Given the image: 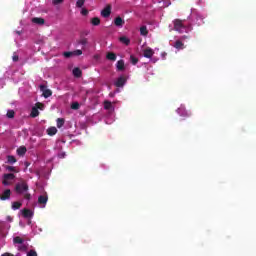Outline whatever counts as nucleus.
I'll list each match as a JSON object with an SVG mask.
<instances>
[{
	"mask_svg": "<svg viewBox=\"0 0 256 256\" xmlns=\"http://www.w3.org/2000/svg\"><path fill=\"white\" fill-rule=\"evenodd\" d=\"M154 54L155 52L151 48H147L144 50V57H146V59H151V57H153Z\"/></svg>",
	"mask_w": 256,
	"mask_h": 256,
	"instance_id": "f8f14e48",
	"label": "nucleus"
},
{
	"mask_svg": "<svg viewBox=\"0 0 256 256\" xmlns=\"http://www.w3.org/2000/svg\"><path fill=\"white\" fill-rule=\"evenodd\" d=\"M14 191L17 195H23V193H27V191H29V184L25 181L17 183L14 187Z\"/></svg>",
	"mask_w": 256,
	"mask_h": 256,
	"instance_id": "f257e3e1",
	"label": "nucleus"
},
{
	"mask_svg": "<svg viewBox=\"0 0 256 256\" xmlns=\"http://www.w3.org/2000/svg\"><path fill=\"white\" fill-rule=\"evenodd\" d=\"M183 42L181 40H177L174 44L175 49H183Z\"/></svg>",
	"mask_w": 256,
	"mask_h": 256,
	"instance_id": "cd10ccee",
	"label": "nucleus"
},
{
	"mask_svg": "<svg viewBox=\"0 0 256 256\" xmlns=\"http://www.w3.org/2000/svg\"><path fill=\"white\" fill-rule=\"evenodd\" d=\"M87 43H89V40L83 36L78 40V45H82V49H85Z\"/></svg>",
	"mask_w": 256,
	"mask_h": 256,
	"instance_id": "4468645a",
	"label": "nucleus"
},
{
	"mask_svg": "<svg viewBox=\"0 0 256 256\" xmlns=\"http://www.w3.org/2000/svg\"><path fill=\"white\" fill-rule=\"evenodd\" d=\"M177 111H178V114L181 115V117H191V112L187 111L183 107L178 108Z\"/></svg>",
	"mask_w": 256,
	"mask_h": 256,
	"instance_id": "1a4fd4ad",
	"label": "nucleus"
},
{
	"mask_svg": "<svg viewBox=\"0 0 256 256\" xmlns=\"http://www.w3.org/2000/svg\"><path fill=\"white\" fill-rule=\"evenodd\" d=\"M71 109H79V102H74L72 105H71Z\"/></svg>",
	"mask_w": 256,
	"mask_h": 256,
	"instance_id": "58836bf2",
	"label": "nucleus"
},
{
	"mask_svg": "<svg viewBox=\"0 0 256 256\" xmlns=\"http://www.w3.org/2000/svg\"><path fill=\"white\" fill-rule=\"evenodd\" d=\"M130 61L132 65H137V63H139V59L135 56H130Z\"/></svg>",
	"mask_w": 256,
	"mask_h": 256,
	"instance_id": "473e14b6",
	"label": "nucleus"
},
{
	"mask_svg": "<svg viewBox=\"0 0 256 256\" xmlns=\"http://www.w3.org/2000/svg\"><path fill=\"white\" fill-rule=\"evenodd\" d=\"M17 155H19V157H23V155H25V153H27V147L25 146H21L16 150Z\"/></svg>",
	"mask_w": 256,
	"mask_h": 256,
	"instance_id": "2eb2a0df",
	"label": "nucleus"
},
{
	"mask_svg": "<svg viewBox=\"0 0 256 256\" xmlns=\"http://www.w3.org/2000/svg\"><path fill=\"white\" fill-rule=\"evenodd\" d=\"M84 5H85V0H77L76 7L81 9V7H83Z\"/></svg>",
	"mask_w": 256,
	"mask_h": 256,
	"instance_id": "72a5a7b5",
	"label": "nucleus"
},
{
	"mask_svg": "<svg viewBox=\"0 0 256 256\" xmlns=\"http://www.w3.org/2000/svg\"><path fill=\"white\" fill-rule=\"evenodd\" d=\"M64 0H53L52 3L53 5H61V3H63Z\"/></svg>",
	"mask_w": 256,
	"mask_h": 256,
	"instance_id": "a19ab883",
	"label": "nucleus"
},
{
	"mask_svg": "<svg viewBox=\"0 0 256 256\" xmlns=\"http://www.w3.org/2000/svg\"><path fill=\"white\" fill-rule=\"evenodd\" d=\"M31 117L35 118V117H39V110L36 108V106H34L31 110Z\"/></svg>",
	"mask_w": 256,
	"mask_h": 256,
	"instance_id": "b1692460",
	"label": "nucleus"
},
{
	"mask_svg": "<svg viewBox=\"0 0 256 256\" xmlns=\"http://www.w3.org/2000/svg\"><path fill=\"white\" fill-rule=\"evenodd\" d=\"M1 201H7V199H11V190L6 189L0 196Z\"/></svg>",
	"mask_w": 256,
	"mask_h": 256,
	"instance_id": "6e6552de",
	"label": "nucleus"
},
{
	"mask_svg": "<svg viewBox=\"0 0 256 256\" xmlns=\"http://www.w3.org/2000/svg\"><path fill=\"white\" fill-rule=\"evenodd\" d=\"M116 69H117V71H125V61L124 60H119L116 63Z\"/></svg>",
	"mask_w": 256,
	"mask_h": 256,
	"instance_id": "ddd939ff",
	"label": "nucleus"
},
{
	"mask_svg": "<svg viewBox=\"0 0 256 256\" xmlns=\"http://www.w3.org/2000/svg\"><path fill=\"white\" fill-rule=\"evenodd\" d=\"M1 256H11V254H9V253H4V254H2Z\"/></svg>",
	"mask_w": 256,
	"mask_h": 256,
	"instance_id": "a18cd8bd",
	"label": "nucleus"
},
{
	"mask_svg": "<svg viewBox=\"0 0 256 256\" xmlns=\"http://www.w3.org/2000/svg\"><path fill=\"white\" fill-rule=\"evenodd\" d=\"M26 256H37V251L35 250H30Z\"/></svg>",
	"mask_w": 256,
	"mask_h": 256,
	"instance_id": "4c0bfd02",
	"label": "nucleus"
},
{
	"mask_svg": "<svg viewBox=\"0 0 256 256\" xmlns=\"http://www.w3.org/2000/svg\"><path fill=\"white\" fill-rule=\"evenodd\" d=\"M12 59H13V61L17 62V61H19V56L15 55L12 57Z\"/></svg>",
	"mask_w": 256,
	"mask_h": 256,
	"instance_id": "c03bdc74",
	"label": "nucleus"
},
{
	"mask_svg": "<svg viewBox=\"0 0 256 256\" xmlns=\"http://www.w3.org/2000/svg\"><path fill=\"white\" fill-rule=\"evenodd\" d=\"M40 91L43 92L42 95L45 99H49V97L53 95V91H51V89H47L45 85H40Z\"/></svg>",
	"mask_w": 256,
	"mask_h": 256,
	"instance_id": "7ed1b4c3",
	"label": "nucleus"
},
{
	"mask_svg": "<svg viewBox=\"0 0 256 256\" xmlns=\"http://www.w3.org/2000/svg\"><path fill=\"white\" fill-rule=\"evenodd\" d=\"M66 155L67 154H65V152H61L58 154V157H59V159H65Z\"/></svg>",
	"mask_w": 256,
	"mask_h": 256,
	"instance_id": "79ce46f5",
	"label": "nucleus"
},
{
	"mask_svg": "<svg viewBox=\"0 0 256 256\" xmlns=\"http://www.w3.org/2000/svg\"><path fill=\"white\" fill-rule=\"evenodd\" d=\"M106 59H108V61H117V54L113 52H108L106 55Z\"/></svg>",
	"mask_w": 256,
	"mask_h": 256,
	"instance_id": "f3484780",
	"label": "nucleus"
},
{
	"mask_svg": "<svg viewBox=\"0 0 256 256\" xmlns=\"http://www.w3.org/2000/svg\"><path fill=\"white\" fill-rule=\"evenodd\" d=\"M125 83H127V78H125V76H120L114 82V85H115V87H125Z\"/></svg>",
	"mask_w": 256,
	"mask_h": 256,
	"instance_id": "39448f33",
	"label": "nucleus"
},
{
	"mask_svg": "<svg viewBox=\"0 0 256 256\" xmlns=\"http://www.w3.org/2000/svg\"><path fill=\"white\" fill-rule=\"evenodd\" d=\"M47 134L50 135V137H53V135H57V129L55 127H50L47 129Z\"/></svg>",
	"mask_w": 256,
	"mask_h": 256,
	"instance_id": "4be33fe9",
	"label": "nucleus"
},
{
	"mask_svg": "<svg viewBox=\"0 0 256 256\" xmlns=\"http://www.w3.org/2000/svg\"><path fill=\"white\" fill-rule=\"evenodd\" d=\"M91 23L94 25V27H97L101 25V19H99V17H94L91 19Z\"/></svg>",
	"mask_w": 256,
	"mask_h": 256,
	"instance_id": "412c9836",
	"label": "nucleus"
},
{
	"mask_svg": "<svg viewBox=\"0 0 256 256\" xmlns=\"http://www.w3.org/2000/svg\"><path fill=\"white\" fill-rule=\"evenodd\" d=\"M114 25H116V27H123V25H125V20L118 16L114 19Z\"/></svg>",
	"mask_w": 256,
	"mask_h": 256,
	"instance_id": "9b49d317",
	"label": "nucleus"
},
{
	"mask_svg": "<svg viewBox=\"0 0 256 256\" xmlns=\"http://www.w3.org/2000/svg\"><path fill=\"white\" fill-rule=\"evenodd\" d=\"M6 159H7V163H9L10 165L17 163V158H15V156L13 155H8Z\"/></svg>",
	"mask_w": 256,
	"mask_h": 256,
	"instance_id": "a211bd4d",
	"label": "nucleus"
},
{
	"mask_svg": "<svg viewBox=\"0 0 256 256\" xmlns=\"http://www.w3.org/2000/svg\"><path fill=\"white\" fill-rule=\"evenodd\" d=\"M23 242H24L23 238H21L19 236H16L13 239V243L18 244V245H23Z\"/></svg>",
	"mask_w": 256,
	"mask_h": 256,
	"instance_id": "393cba45",
	"label": "nucleus"
},
{
	"mask_svg": "<svg viewBox=\"0 0 256 256\" xmlns=\"http://www.w3.org/2000/svg\"><path fill=\"white\" fill-rule=\"evenodd\" d=\"M140 35H142L143 37H147V35H149V30H147V26H142L140 28Z\"/></svg>",
	"mask_w": 256,
	"mask_h": 256,
	"instance_id": "aec40b11",
	"label": "nucleus"
},
{
	"mask_svg": "<svg viewBox=\"0 0 256 256\" xmlns=\"http://www.w3.org/2000/svg\"><path fill=\"white\" fill-rule=\"evenodd\" d=\"M111 107H113V105L111 104L110 101H105L104 102V109L109 110V109H111Z\"/></svg>",
	"mask_w": 256,
	"mask_h": 256,
	"instance_id": "f704fd0d",
	"label": "nucleus"
},
{
	"mask_svg": "<svg viewBox=\"0 0 256 256\" xmlns=\"http://www.w3.org/2000/svg\"><path fill=\"white\" fill-rule=\"evenodd\" d=\"M6 171H10L11 173H17V169L15 166H5Z\"/></svg>",
	"mask_w": 256,
	"mask_h": 256,
	"instance_id": "7c9ffc66",
	"label": "nucleus"
},
{
	"mask_svg": "<svg viewBox=\"0 0 256 256\" xmlns=\"http://www.w3.org/2000/svg\"><path fill=\"white\" fill-rule=\"evenodd\" d=\"M24 199H27V201H29V199H31V194L25 193L24 194Z\"/></svg>",
	"mask_w": 256,
	"mask_h": 256,
	"instance_id": "37998d69",
	"label": "nucleus"
},
{
	"mask_svg": "<svg viewBox=\"0 0 256 256\" xmlns=\"http://www.w3.org/2000/svg\"><path fill=\"white\" fill-rule=\"evenodd\" d=\"M36 109L43 111V109H45V104L41 103V102H37L35 104Z\"/></svg>",
	"mask_w": 256,
	"mask_h": 256,
	"instance_id": "c756f323",
	"label": "nucleus"
},
{
	"mask_svg": "<svg viewBox=\"0 0 256 256\" xmlns=\"http://www.w3.org/2000/svg\"><path fill=\"white\" fill-rule=\"evenodd\" d=\"M174 29L175 31H178L179 33H181V31L185 29V26L183 25V21H181L180 19L174 20Z\"/></svg>",
	"mask_w": 256,
	"mask_h": 256,
	"instance_id": "20e7f679",
	"label": "nucleus"
},
{
	"mask_svg": "<svg viewBox=\"0 0 256 256\" xmlns=\"http://www.w3.org/2000/svg\"><path fill=\"white\" fill-rule=\"evenodd\" d=\"M6 117H8V119H13L15 117V111L14 110H8Z\"/></svg>",
	"mask_w": 256,
	"mask_h": 256,
	"instance_id": "c85d7f7f",
	"label": "nucleus"
},
{
	"mask_svg": "<svg viewBox=\"0 0 256 256\" xmlns=\"http://www.w3.org/2000/svg\"><path fill=\"white\" fill-rule=\"evenodd\" d=\"M22 215H23V217H25V219H31V217H33V211L25 208L22 210Z\"/></svg>",
	"mask_w": 256,
	"mask_h": 256,
	"instance_id": "9d476101",
	"label": "nucleus"
},
{
	"mask_svg": "<svg viewBox=\"0 0 256 256\" xmlns=\"http://www.w3.org/2000/svg\"><path fill=\"white\" fill-rule=\"evenodd\" d=\"M32 23H35L36 25H45V19L34 17L32 18Z\"/></svg>",
	"mask_w": 256,
	"mask_h": 256,
	"instance_id": "dca6fc26",
	"label": "nucleus"
},
{
	"mask_svg": "<svg viewBox=\"0 0 256 256\" xmlns=\"http://www.w3.org/2000/svg\"><path fill=\"white\" fill-rule=\"evenodd\" d=\"M21 205H23L21 202H13L12 203V209L14 211H17V209H21Z\"/></svg>",
	"mask_w": 256,
	"mask_h": 256,
	"instance_id": "bb28decb",
	"label": "nucleus"
},
{
	"mask_svg": "<svg viewBox=\"0 0 256 256\" xmlns=\"http://www.w3.org/2000/svg\"><path fill=\"white\" fill-rule=\"evenodd\" d=\"M63 125H65V118H58L57 119V127H58V129H61V127H63Z\"/></svg>",
	"mask_w": 256,
	"mask_h": 256,
	"instance_id": "a878e982",
	"label": "nucleus"
},
{
	"mask_svg": "<svg viewBox=\"0 0 256 256\" xmlns=\"http://www.w3.org/2000/svg\"><path fill=\"white\" fill-rule=\"evenodd\" d=\"M74 77H81V75H83V72L79 69V68H74L72 71Z\"/></svg>",
	"mask_w": 256,
	"mask_h": 256,
	"instance_id": "5701e85b",
	"label": "nucleus"
},
{
	"mask_svg": "<svg viewBox=\"0 0 256 256\" xmlns=\"http://www.w3.org/2000/svg\"><path fill=\"white\" fill-rule=\"evenodd\" d=\"M81 15H84V16L89 15V10L83 8V9L81 10Z\"/></svg>",
	"mask_w": 256,
	"mask_h": 256,
	"instance_id": "ea45409f",
	"label": "nucleus"
},
{
	"mask_svg": "<svg viewBox=\"0 0 256 256\" xmlns=\"http://www.w3.org/2000/svg\"><path fill=\"white\" fill-rule=\"evenodd\" d=\"M13 179H15V174L13 173L4 174L2 183L5 186L11 185V182L9 181H13Z\"/></svg>",
	"mask_w": 256,
	"mask_h": 256,
	"instance_id": "f03ea898",
	"label": "nucleus"
},
{
	"mask_svg": "<svg viewBox=\"0 0 256 256\" xmlns=\"http://www.w3.org/2000/svg\"><path fill=\"white\" fill-rule=\"evenodd\" d=\"M18 251H27V245L22 244L18 247Z\"/></svg>",
	"mask_w": 256,
	"mask_h": 256,
	"instance_id": "e433bc0d",
	"label": "nucleus"
},
{
	"mask_svg": "<svg viewBox=\"0 0 256 256\" xmlns=\"http://www.w3.org/2000/svg\"><path fill=\"white\" fill-rule=\"evenodd\" d=\"M102 17L107 19V17L111 16V4H108L102 11H101Z\"/></svg>",
	"mask_w": 256,
	"mask_h": 256,
	"instance_id": "0eeeda50",
	"label": "nucleus"
},
{
	"mask_svg": "<svg viewBox=\"0 0 256 256\" xmlns=\"http://www.w3.org/2000/svg\"><path fill=\"white\" fill-rule=\"evenodd\" d=\"M63 56L66 57L67 59H69V57H73V51H71V52H64Z\"/></svg>",
	"mask_w": 256,
	"mask_h": 256,
	"instance_id": "c9c22d12",
	"label": "nucleus"
},
{
	"mask_svg": "<svg viewBox=\"0 0 256 256\" xmlns=\"http://www.w3.org/2000/svg\"><path fill=\"white\" fill-rule=\"evenodd\" d=\"M72 54L74 57H79L80 55H83V50H74L72 51Z\"/></svg>",
	"mask_w": 256,
	"mask_h": 256,
	"instance_id": "2f4dec72",
	"label": "nucleus"
},
{
	"mask_svg": "<svg viewBox=\"0 0 256 256\" xmlns=\"http://www.w3.org/2000/svg\"><path fill=\"white\" fill-rule=\"evenodd\" d=\"M119 41L127 46L130 45V43H131V40L129 38H127V36L120 37Z\"/></svg>",
	"mask_w": 256,
	"mask_h": 256,
	"instance_id": "6ab92c4d",
	"label": "nucleus"
},
{
	"mask_svg": "<svg viewBox=\"0 0 256 256\" xmlns=\"http://www.w3.org/2000/svg\"><path fill=\"white\" fill-rule=\"evenodd\" d=\"M48 201H49V196H47V193H45L44 195H40L38 197V203H39V205H43V207H45V205H47Z\"/></svg>",
	"mask_w": 256,
	"mask_h": 256,
	"instance_id": "423d86ee",
	"label": "nucleus"
}]
</instances>
